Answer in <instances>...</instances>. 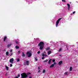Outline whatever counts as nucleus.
Here are the masks:
<instances>
[{"label": "nucleus", "instance_id": "c756f323", "mask_svg": "<svg viewBox=\"0 0 78 78\" xmlns=\"http://www.w3.org/2000/svg\"><path fill=\"white\" fill-rule=\"evenodd\" d=\"M52 62H55V59H53L52 60Z\"/></svg>", "mask_w": 78, "mask_h": 78}, {"label": "nucleus", "instance_id": "0eeeda50", "mask_svg": "<svg viewBox=\"0 0 78 78\" xmlns=\"http://www.w3.org/2000/svg\"><path fill=\"white\" fill-rule=\"evenodd\" d=\"M51 51H49L48 52V55H50L51 54Z\"/></svg>", "mask_w": 78, "mask_h": 78}, {"label": "nucleus", "instance_id": "f03ea898", "mask_svg": "<svg viewBox=\"0 0 78 78\" xmlns=\"http://www.w3.org/2000/svg\"><path fill=\"white\" fill-rule=\"evenodd\" d=\"M21 78H26L27 76V74L25 73H23L21 74Z\"/></svg>", "mask_w": 78, "mask_h": 78}, {"label": "nucleus", "instance_id": "a878e982", "mask_svg": "<svg viewBox=\"0 0 78 78\" xmlns=\"http://www.w3.org/2000/svg\"><path fill=\"white\" fill-rule=\"evenodd\" d=\"M16 43L17 44H19V42H18L17 41H16Z\"/></svg>", "mask_w": 78, "mask_h": 78}, {"label": "nucleus", "instance_id": "c85d7f7f", "mask_svg": "<svg viewBox=\"0 0 78 78\" xmlns=\"http://www.w3.org/2000/svg\"><path fill=\"white\" fill-rule=\"evenodd\" d=\"M44 58H45V57H43L42 58V59H44Z\"/></svg>", "mask_w": 78, "mask_h": 78}, {"label": "nucleus", "instance_id": "f257e3e1", "mask_svg": "<svg viewBox=\"0 0 78 78\" xmlns=\"http://www.w3.org/2000/svg\"><path fill=\"white\" fill-rule=\"evenodd\" d=\"M38 46L40 47L39 48L41 50H42L44 47V43L43 42H41L38 44Z\"/></svg>", "mask_w": 78, "mask_h": 78}, {"label": "nucleus", "instance_id": "dca6fc26", "mask_svg": "<svg viewBox=\"0 0 78 78\" xmlns=\"http://www.w3.org/2000/svg\"><path fill=\"white\" fill-rule=\"evenodd\" d=\"M50 48L48 47L46 49V50H50Z\"/></svg>", "mask_w": 78, "mask_h": 78}, {"label": "nucleus", "instance_id": "4c0bfd02", "mask_svg": "<svg viewBox=\"0 0 78 78\" xmlns=\"http://www.w3.org/2000/svg\"><path fill=\"white\" fill-rule=\"evenodd\" d=\"M75 11L73 12V14H75Z\"/></svg>", "mask_w": 78, "mask_h": 78}, {"label": "nucleus", "instance_id": "f3484780", "mask_svg": "<svg viewBox=\"0 0 78 78\" xmlns=\"http://www.w3.org/2000/svg\"><path fill=\"white\" fill-rule=\"evenodd\" d=\"M45 71H46L45 69H43V71H42L43 73H45Z\"/></svg>", "mask_w": 78, "mask_h": 78}, {"label": "nucleus", "instance_id": "20e7f679", "mask_svg": "<svg viewBox=\"0 0 78 78\" xmlns=\"http://www.w3.org/2000/svg\"><path fill=\"white\" fill-rule=\"evenodd\" d=\"M27 55L28 57H31V53L30 52H27Z\"/></svg>", "mask_w": 78, "mask_h": 78}, {"label": "nucleus", "instance_id": "79ce46f5", "mask_svg": "<svg viewBox=\"0 0 78 78\" xmlns=\"http://www.w3.org/2000/svg\"><path fill=\"white\" fill-rule=\"evenodd\" d=\"M38 72H40V70H39L38 71Z\"/></svg>", "mask_w": 78, "mask_h": 78}, {"label": "nucleus", "instance_id": "412c9836", "mask_svg": "<svg viewBox=\"0 0 78 78\" xmlns=\"http://www.w3.org/2000/svg\"><path fill=\"white\" fill-rule=\"evenodd\" d=\"M16 61L17 62H19L20 61V59L18 58L16 59Z\"/></svg>", "mask_w": 78, "mask_h": 78}, {"label": "nucleus", "instance_id": "58836bf2", "mask_svg": "<svg viewBox=\"0 0 78 78\" xmlns=\"http://www.w3.org/2000/svg\"><path fill=\"white\" fill-rule=\"evenodd\" d=\"M54 66H55V64H56V62H55L54 63Z\"/></svg>", "mask_w": 78, "mask_h": 78}, {"label": "nucleus", "instance_id": "9b49d317", "mask_svg": "<svg viewBox=\"0 0 78 78\" xmlns=\"http://www.w3.org/2000/svg\"><path fill=\"white\" fill-rule=\"evenodd\" d=\"M12 45V44L11 43H10V44H8L7 47H10Z\"/></svg>", "mask_w": 78, "mask_h": 78}, {"label": "nucleus", "instance_id": "aec40b11", "mask_svg": "<svg viewBox=\"0 0 78 78\" xmlns=\"http://www.w3.org/2000/svg\"><path fill=\"white\" fill-rule=\"evenodd\" d=\"M64 75H68V72H66L64 73Z\"/></svg>", "mask_w": 78, "mask_h": 78}, {"label": "nucleus", "instance_id": "c9c22d12", "mask_svg": "<svg viewBox=\"0 0 78 78\" xmlns=\"http://www.w3.org/2000/svg\"><path fill=\"white\" fill-rule=\"evenodd\" d=\"M12 55V53H11V55H10V56H11Z\"/></svg>", "mask_w": 78, "mask_h": 78}, {"label": "nucleus", "instance_id": "37998d69", "mask_svg": "<svg viewBox=\"0 0 78 78\" xmlns=\"http://www.w3.org/2000/svg\"><path fill=\"white\" fill-rule=\"evenodd\" d=\"M2 51V50H1L0 49V51Z\"/></svg>", "mask_w": 78, "mask_h": 78}, {"label": "nucleus", "instance_id": "b1692460", "mask_svg": "<svg viewBox=\"0 0 78 78\" xmlns=\"http://www.w3.org/2000/svg\"><path fill=\"white\" fill-rule=\"evenodd\" d=\"M48 61V59H47L45 60H44L43 61L44 62H47Z\"/></svg>", "mask_w": 78, "mask_h": 78}, {"label": "nucleus", "instance_id": "f704fd0d", "mask_svg": "<svg viewBox=\"0 0 78 78\" xmlns=\"http://www.w3.org/2000/svg\"><path fill=\"white\" fill-rule=\"evenodd\" d=\"M17 76H18V77H19L20 76V74H19Z\"/></svg>", "mask_w": 78, "mask_h": 78}, {"label": "nucleus", "instance_id": "bb28decb", "mask_svg": "<svg viewBox=\"0 0 78 78\" xmlns=\"http://www.w3.org/2000/svg\"><path fill=\"white\" fill-rule=\"evenodd\" d=\"M62 1L63 2H66V1H65V0H62Z\"/></svg>", "mask_w": 78, "mask_h": 78}, {"label": "nucleus", "instance_id": "a19ab883", "mask_svg": "<svg viewBox=\"0 0 78 78\" xmlns=\"http://www.w3.org/2000/svg\"><path fill=\"white\" fill-rule=\"evenodd\" d=\"M38 69H40V68H39V67H38Z\"/></svg>", "mask_w": 78, "mask_h": 78}, {"label": "nucleus", "instance_id": "cd10ccee", "mask_svg": "<svg viewBox=\"0 0 78 78\" xmlns=\"http://www.w3.org/2000/svg\"><path fill=\"white\" fill-rule=\"evenodd\" d=\"M10 51L11 53H12V49L10 50Z\"/></svg>", "mask_w": 78, "mask_h": 78}, {"label": "nucleus", "instance_id": "6ab92c4d", "mask_svg": "<svg viewBox=\"0 0 78 78\" xmlns=\"http://www.w3.org/2000/svg\"><path fill=\"white\" fill-rule=\"evenodd\" d=\"M22 56H23V57H24L25 56V54H24V53L22 52Z\"/></svg>", "mask_w": 78, "mask_h": 78}, {"label": "nucleus", "instance_id": "f8f14e48", "mask_svg": "<svg viewBox=\"0 0 78 78\" xmlns=\"http://www.w3.org/2000/svg\"><path fill=\"white\" fill-rule=\"evenodd\" d=\"M62 62V61H60V62H58L59 65H61Z\"/></svg>", "mask_w": 78, "mask_h": 78}, {"label": "nucleus", "instance_id": "39448f33", "mask_svg": "<svg viewBox=\"0 0 78 78\" xmlns=\"http://www.w3.org/2000/svg\"><path fill=\"white\" fill-rule=\"evenodd\" d=\"M14 61V58H12L9 60V62L11 64H13V61Z\"/></svg>", "mask_w": 78, "mask_h": 78}, {"label": "nucleus", "instance_id": "7c9ffc66", "mask_svg": "<svg viewBox=\"0 0 78 78\" xmlns=\"http://www.w3.org/2000/svg\"><path fill=\"white\" fill-rule=\"evenodd\" d=\"M10 67H12V64H10Z\"/></svg>", "mask_w": 78, "mask_h": 78}, {"label": "nucleus", "instance_id": "e433bc0d", "mask_svg": "<svg viewBox=\"0 0 78 78\" xmlns=\"http://www.w3.org/2000/svg\"><path fill=\"white\" fill-rule=\"evenodd\" d=\"M15 78H19V77H17V76H16V77H15Z\"/></svg>", "mask_w": 78, "mask_h": 78}, {"label": "nucleus", "instance_id": "7ed1b4c3", "mask_svg": "<svg viewBox=\"0 0 78 78\" xmlns=\"http://www.w3.org/2000/svg\"><path fill=\"white\" fill-rule=\"evenodd\" d=\"M62 19V18H59V19H58V20H57L56 22V27H57L58 24H59V21H60V20H61V19Z\"/></svg>", "mask_w": 78, "mask_h": 78}, {"label": "nucleus", "instance_id": "ea45409f", "mask_svg": "<svg viewBox=\"0 0 78 78\" xmlns=\"http://www.w3.org/2000/svg\"><path fill=\"white\" fill-rule=\"evenodd\" d=\"M59 56H62V55H59Z\"/></svg>", "mask_w": 78, "mask_h": 78}, {"label": "nucleus", "instance_id": "423d86ee", "mask_svg": "<svg viewBox=\"0 0 78 78\" xmlns=\"http://www.w3.org/2000/svg\"><path fill=\"white\" fill-rule=\"evenodd\" d=\"M67 5L68 6V10H69L70 9V5L69 4H67Z\"/></svg>", "mask_w": 78, "mask_h": 78}, {"label": "nucleus", "instance_id": "2eb2a0df", "mask_svg": "<svg viewBox=\"0 0 78 78\" xmlns=\"http://www.w3.org/2000/svg\"><path fill=\"white\" fill-rule=\"evenodd\" d=\"M5 67L6 68V70H9V68H8V67L7 66H5Z\"/></svg>", "mask_w": 78, "mask_h": 78}, {"label": "nucleus", "instance_id": "ddd939ff", "mask_svg": "<svg viewBox=\"0 0 78 78\" xmlns=\"http://www.w3.org/2000/svg\"><path fill=\"white\" fill-rule=\"evenodd\" d=\"M51 61V59H50L49 60V61H48V64H50Z\"/></svg>", "mask_w": 78, "mask_h": 78}, {"label": "nucleus", "instance_id": "1a4fd4ad", "mask_svg": "<svg viewBox=\"0 0 78 78\" xmlns=\"http://www.w3.org/2000/svg\"><path fill=\"white\" fill-rule=\"evenodd\" d=\"M7 39V37L5 36H4V41H6V39Z\"/></svg>", "mask_w": 78, "mask_h": 78}, {"label": "nucleus", "instance_id": "c03bdc74", "mask_svg": "<svg viewBox=\"0 0 78 78\" xmlns=\"http://www.w3.org/2000/svg\"><path fill=\"white\" fill-rule=\"evenodd\" d=\"M67 50H68V48H67Z\"/></svg>", "mask_w": 78, "mask_h": 78}, {"label": "nucleus", "instance_id": "a211bd4d", "mask_svg": "<svg viewBox=\"0 0 78 78\" xmlns=\"http://www.w3.org/2000/svg\"><path fill=\"white\" fill-rule=\"evenodd\" d=\"M72 67H70L69 69V71H72Z\"/></svg>", "mask_w": 78, "mask_h": 78}, {"label": "nucleus", "instance_id": "72a5a7b5", "mask_svg": "<svg viewBox=\"0 0 78 78\" xmlns=\"http://www.w3.org/2000/svg\"><path fill=\"white\" fill-rule=\"evenodd\" d=\"M18 53H20V51H18Z\"/></svg>", "mask_w": 78, "mask_h": 78}, {"label": "nucleus", "instance_id": "2f4dec72", "mask_svg": "<svg viewBox=\"0 0 78 78\" xmlns=\"http://www.w3.org/2000/svg\"><path fill=\"white\" fill-rule=\"evenodd\" d=\"M37 54H39V53H40V51H38L37 52Z\"/></svg>", "mask_w": 78, "mask_h": 78}, {"label": "nucleus", "instance_id": "473e14b6", "mask_svg": "<svg viewBox=\"0 0 78 78\" xmlns=\"http://www.w3.org/2000/svg\"><path fill=\"white\" fill-rule=\"evenodd\" d=\"M35 60L37 61V58H35Z\"/></svg>", "mask_w": 78, "mask_h": 78}, {"label": "nucleus", "instance_id": "393cba45", "mask_svg": "<svg viewBox=\"0 0 78 78\" xmlns=\"http://www.w3.org/2000/svg\"><path fill=\"white\" fill-rule=\"evenodd\" d=\"M6 55H9V52L8 51L6 52Z\"/></svg>", "mask_w": 78, "mask_h": 78}, {"label": "nucleus", "instance_id": "5701e85b", "mask_svg": "<svg viewBox=\"0 0 78 78\" xmlns=\"http://www.w3.org/2000/svg\"><path fill=\"white\" fill-rule=\"evenodd\" d=\"M29 64V61H26V64L27 65H28Z\"/></svg>", "mask_w": 78, "mask_h": 78}, {"label": "nucleus", "instance_id": "4be33fe9", "mask_svg": "<svg viewBox=\"0 0 78 78\" xmlns=\"http://www.w3.org/2000/svg\"><path fill=\"white\" fill-rule=\"evenodd\" d=\"M62 48H60L59 50H58V52H60V51H62Z\"/></svg>", "mask_w": 78, "mask_h": 78}, {"label": "nucleus", "instance_id": "4468645a", "mask_svg": "<svg viewBox=\"0 0 78 78\" xmlns=\"http://www.w3.org/2000/svg\"><path fill=\"white\" fill-rule=\"evenodd\" d=\"M15 48H16V49H19V46H16L15 47Z\"/></svg>", "mask_w": 78, "mask_h": 78}, {"label": "nucleus", "instance_id": "6e6552de", "mask_svg": "<svg viewBox=\"0 0 78 78\" xmlns=\"http://www.w3.org/2000/svg\"><path fill=\"white\" fill-rule=\"evenodd\" d=\"M54 67V64H51L50 66V68H51L52 67Z\"/></svg>", "mask_w": 78, "mask_h": 78}, {"label": "nucleus", "instance_id": "9d476101", "mask_svg": "<svg viewBox=\"0 0 78 78\" xmlns=\"http://www.w3.org/2000/svg\"><path fill=\"white\" fill-rule=\"evenodd\" d=\"M42 56H43V57H44V56H46V57H48V56L47 55H46L45 54H44V53H43L42 54Z\"/></svg>", "mask_w": 78, "mask_h": 78}]
</instances>
